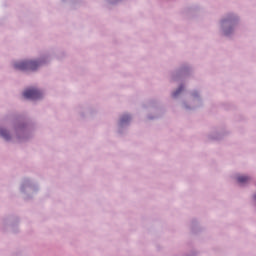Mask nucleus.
<instances>
[{"mask_svg": "<svg viewBox=\"0 0 256 256\" xmlns=\"http://www.w3.org/2000/svg\"><path fill=\"white\" fill-rule=\"evenodd\" d=\"M41 91L35 89V88H30L24 91L23 96L25 99H41Z\"/></svg>", "mask_w": 256, "mask_h": 256, "instance_id": "obj_2", "label": "nucleus"}, {"mask_svg": "<svg viewBox=\"0 0 256 256\" xmlns=\"http://www.w3.org/2000/svg\"><path fill=\"white\" fill-rule=\"evenodd\" d=\"M130 117L129 116H124L122 119H121V122L122 123H125V121H129Z\"/></svg>", "mask_w": 256, "mask_h": 256, "instance_id": "obj_6", "label": "nucleus"}, {"mask_svg": "<svg viewBox=\"0 0 256 256\" xmlns=\"http://www.w3.org/2000/svg\"><path fill=\"white\" fill-rule=\"evenodd\" d=\"M181 91H183V86H180V89L176 90V91L173 93V97H177V95H179V93H181Z\"/></svg>", "mask_w": 256, "mask_h": 256, "instance_id": "obj_5", "label": "nucleus"}, {"mask_svg": "<svg viewBox=\"0 0 256 256\" xmlns=\"http://www.w3.org/2000/svg\"><path fill=\"white\" fill-rule=\"evenodd\" d=\"M41 64L37 61H24L15 64V69L19 71H35Z\"/></svg>", "mask_w": 256, "mask_h": 256, "instance_id": "obj_1", "label": "nucleus"}, {"mask_svg": "<svg viewBox=\"0 0 256 256\" xmlns=\"http://www.w3.org/2000/svg\"><path fill=\"white\" fill-rule=\"evenodd\" d=\"M0 135L1 137H4V139H9V133L5 129L0 128Z\"/></svg>", "mask_w": 256, "mask_h": 256, "instance_id": "obj_4", "label": "nucleus"}, {"mask_svg": "<svg viewBox=\"0 0 256 256\" xmlns=\"http://www.w3.org/2000/svg\"><path fill=\"white\" fill-rule=\"evenodd\" d=\"M250 178L248 176H238L237 181L238 183H249Z\"/></svg>", "mask_w": 256, "mask_h": 256, "instance_id": "obj_3", "label": "nucleus"}]
</instances>
